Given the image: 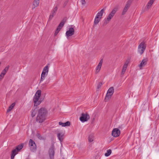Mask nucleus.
Wrapping results in <instances>:
<instances>
[{
  "label": "nucleus",
  "mask_w": 159,
  "mask_h": 159,
  "mask_svg": "<svg viewBox=\"0 0 159 159\" xmlns=\"http://www.w3.org/2000/svg\"><path fill=\"white\" fill-rule=\"evenodd\" d=\"M46 110L43 108H41L39 111V113L36 118V121L39 123L43 122L45 119L46 113Z\"/></svg>",
  "instance_id": "f257e3e1"
},
{
  "label": "nucleus",
  "mask_w": 159,
  "mask_h": 159,
  "mask_svg": "<svg viewBox=\"0 0 159 159\" xmlns=\"http://www.w3.org/2000/svg\"><path fill=\"white\" fill-rule=\"evenodd\" d=\"M41 91L40 90H38L36 92L33 98V101L34 102V106H37L39 105L41 101L39 100V98L41 95Z\"/></svg>",
  "instance_id": "f03ea898"
},
{
  "label": "nucleus",
  "mask_w": 159,
  "mask_h": 159,
  "mask_svg": "<svg viewBox=\"0 0 159 159\" xmlns=\"http://www.w3.org/2000/svg\"><path fill=\"white\" fill-rule=\"evenodd\" d=\"M49 71V68L48 66H45L43 69L41 76L40 82L41 83L45 80V77L48 75Z\"/></svg>",
  "instance_id": "7ed1b4c3"
},
{
  "label": "nucleus",
  "mask_w": 159,
  "mask_h": 159,
  "mask_svg": "<svg viewBox=\"0 0 159 159\" xmlns=\"http://www.w3.org/2000/svg\"><path fill=\"white\" fill-rule=\"evenodd\" d=\"M23 147V144L19 145L15 149L12 151L11 156V159H14L15 155L18 153V152Z\"/></svg>",
  "instance_id": "20e7f679"
},
{
  "label": "nucleus",
  "mask_w": 159,
  "mask_h": 159,
  "mask_svg": "<svg viewBox=\"0 0 159 159\" xmlns=\"http://www.w3.org/2000/svg\"><path fill=\"white\" fill-rule=\"evenodd\" d=\"M146 48V46L144 43L142 42L139 45L138 48V52L141 55L144 52Z\"/></svg>",
  "instance_id": "39448f33"
},
{
  "label": "nucleus",
  "mask_w": 159,
  "mask_h": 159,
  "mask_svg": "<svg viewBox=\"0 0 159 159\" xmlns=\"http://www.w3.org/2000/svg\"><path fill=\"white\" fill-rule=\"evenodd\" d=\"M29 146L31 150L34 152L35 151L36 146L35 143L32 139H30L29 143Z\"/></svg>",
  "instance_id": "423d86ee"
},
{
  "label": "nucleus",
  "mask_w": 159,
  "mask_h": 159,
  "mask_svg": "<svg viewBox=\"0 0 159 159\" xmlns=\"http://www.w3.org/2000/svg\"><path fill=\"white\" fill-rule=\"evenodd\" d=\"M114 92V88L113 87L110 88L107 91L106 98H110Z\"/></svg>",
  "instance_id": "0eeeda50"
},
{
  "label": "nucleus",
  "mask_w": 159,
  "mask_h": 159,
  "mask_svg": "<svg viewBox=\"0 0 159 159\" xmlns=\"http://www.w3.org/2000/svg\"><path fill=\"white\" fill-rule=\"evenodd\" d=\"M89 118V116L87 114L82 113L80 120L82 122H84L87 121Z\"/></svg>",
  "instance_id": "6e6552de"
},
{
  "label": "nucleus",
  "mask_w": 159,
  "mask_h": 159,
  "mask_svg": "<svg viewBox=\"0 0 159 159\" xmlns=\"http://www.w3.org/2000/svg\"><path fill=\"white\" fill-rule=\"evenodd\" d=\"M65 23V21L64 20H62L60 23L59 25H58V26L57 27V29L56 30L55 34H54V35L55 36H56L57 34L58 33L59 31H60V30H61V29L62 28L64 24Z\"/></svg>",
  "instance_id": "1a4fd4ad"
},
{
  "label": "nucleus",
  "mask_w": 159,
  "mask_h": 159,
  "mask_svg": "<svg viewBox=\"0 0 159 159\" xmlns=\"http://www.w3.org/2000/svg\"><path fill=\"white\" fill-rule=\"evenodd\" d=\"M75 33L74 30L73 28L71 27L70 28L69 30H67L66 33V36L67 38H68V37H69L73 35Z\"/></svg>",
  "instance_id": "9d476101"
},
{
  "label": "nucleus",
  "mask_w": 159,
  "mask_h": 159,
  "mask_svg": "<svg viewBox=\"0 0 159 159\" xmlns=\"http://www.w3.org/2000/svg\"><path fill=\"white\" fill-rule=\"evenodd\" d=\"M103 59H102L99 62L98 65L96 67L95 71L96 74H98L100 71L103 63Z\"/></svg>",
  "instance_id": "9b49d317"
},
{
  "label": "nucleus",
  "mask_w": 159,
  "mask_h": 159,
  "mask_svg": "<svg viewBox=\"0 0 159 159\" xmlns=\"http://www.w3.org/2000/svg\"><path fill=\"white\" fill-rule=\"evenodd\" d=\"M120 134V130L118 128H115L112 131V135L115 137L119 136Z\"/></svg>",
  "instance_id": "f8f14e48"
},
{
  "label": "nucleus",
  "mask_w": 159,
  "mask_h": 159,
  "mask_svg": "<svg viewBox=\"0 0 159 159\" xmlns=\"http://www.w3.org/2000/svg\"><path fill=\"white\" fill-rule=\"evenodd\" d=\"M55 154V151L53 147H51L48 151V154L49 158L50 159H53L54 158V155Z\"/></svg>",
  "instance_id": "ddd939ff"
},
{
  "label": "nucleus",
  "mask_w": 159,
  "mask_h": 159,
  "mask_svg": "<svg viewBox=\"0 0 159 159\" xmlns=\"http://www.w3.org/2000/svg\"><path fill=\"white\" fill-rule=\"evenodd\" d=\"M129 63V61H126L124 64V65L121 73V76H123L125 74L127 68Z\"/></svg>",
  "instance_id": "4468645a"
},
{
  "label": "nucleus",
  "mask_w": 159,
  "mask_h": 159,
  "mask_svg": "<svg viewBox=\"0 0 159 159\" xmlns=\"http://www.w3.org/2000/svg\"><path fill=\"white\" fill-rule=\"evenodd\" d=\"M130 2H129V1H128L127 2V3L126 4L123 10V11L122 13V15H124L126 13L130 6Z\"/></svg>",
  "instance_id": "2eb2a0df"
},
{
  "label": "nucleus",
  "mask_w": 159,
  "mask_h": 159,
  "mask_svg": "<svg viewBox=\"0 0 159 159\" xmlns=\"http://www.w3.org/2000/svg\"><path fill=\"white\" fill-rule=\"evenodd\" d=\"M147 60L146 59H143L142 60L139 65V69L140 70L143 69V67L145 66L147 63Z\"/></svg>",
  "instance_id": "dca6fc26"
},
{
  "label": "nucleus",
  "mask_w": 159,
  "mask_h": 159,
  "mask_svg": "<svg viewBox=\"0 0 159 159\" xmlns=\"http://www.w3.org/2000/svg\"><path fill=\"white\" fill-rule=\"evenodd\" d=\"M104 11L105 10L104 9H102L100 11L97 13L96 16L101 19Z\"/></svg>",
  "instance_id": "f3484780"
},
{
  "label": "nucleus",
  "mask_w": 159,
  "mask_h": 159,
  "mask_svg": "<svg viewBox=\"0 0 159 159\" xmlns=\"http://www.w3.org/2000/svg\"><path fill=\"white\" fill-rule=\"evenodd\" d=\"M64 135V134L62 133H59L57 135V137L61 142L63 141Z\"/></svg>",
  "instance_id": "a211bd4d"
},
{
  "label": "nucleus",
  "mask_w": 159,
  "mask_h": 159,
  "mask_svg": "<svg viewBox=\"0 0 159 159\" xmlns=\"http://www.w3.org/2000/svg\"><path fill=\"white\" fill-rule=\"evenodd\" d=\"M118 7H115L109 13L113 17L114 16L116 12L118 10Z\"/></svg>",
  "instance_id": "6ab92c4d"
},
{
  "label": "nucleus",
  "mask_w": 159,
  "mask_h": 159,
  "mask_svg": "<svg viewBox=\"0 0 159 159\" xmlns=\"http://www.w3.org/2000/svg\"><path fill=\"white\" fill-rule=\"evenodd\" d=\"M154 1L155 0H150L149 1L147 5V9H149L151 8Z\"/></svg>",
  "instance_id": "aec40b11"
},
{
  "label": "nucleus",
  "mask_w": 159,
  "mask_h": 159,
  "mask_svg": "<svg viewBox=\"0 0 159 159\" xmlns=\"http://www.w3.org/2000/svg\"><path fill=\"white\" fill-rule=\"evenodd\" d=\"M39 0H34L33 2V8H35L37 7L39 5Z\"/></svg>",
  "instance_id": "412c9836"
},
{
  "label": "nucleus",
  "mask_w": 159,
  "mask_h": 159,
  "mask_svg": "<svg viewBox=\"0 0 159 159\" xmlns=\"http://www.w3.org/2000/svg\"><path fill=\"white\" fill-rule=\"evenodd\" d=\"M94 135L93 134H90L88 138L89 141L90 142H92L93 141Z\"/></svg>",
  "instance_id": "4be33fe9"
},
{
  "label": "nucleus",
  "mask_w": 159,
  "mask_h": 159,
  "mask_svg": "<svg viewBox=\"0 0 159 159\" xmlns=\"http://www.w3.org/2000/svg\"><path fill=\"white\" fill-rule=\"evenodd\" d=\"M113 17L109 14L107 16V19L106 20V23H108L111 20Z\"/></svg>",
  "instance_id": "5701e85b"
},
{
  "label": "nucleus",
  "mask_w": 159,
  "mask_h": 159,
  "mask_svg": "<svg viewBox=\"0 0 159 159\" xmlns=\"http://www.w3.org/2000/svg\"><path fill=\"white\" fill-rule=\"evenodd\" d=\"M37 109H34L32 110L31 111V116L32 117H34L35 116L37 113Z\"/></svg>",
  "instance_id": "b1692460"
},
{
  "label": "nucleus",
  "mask_w": 159,
  "mask_h": 159,
  "mask_svg": "<svg viewBox=\"0 0 159 159\" xmlns=\"http://www.w3.org/2000/svg\"><path fill=\"white\" fill-rule=\"evenodd\" d=\"M101 19V18L96 16L94 21V24L95 25L97 24L100 21Z\"/></svg>",
  "instance_id": "393cba45"
},
{
  "label": "nucleus",
  "mask_w": 159,
  "mask_h": 159,
  "mask_svg": "<svg viewBox=\"0 0 159 159\" xmlns=\"http://www.w3.org/2000/svg\"><path fill=\"white\" fill-rule=\"evenodd\" d=\"M15 103H12L9 107V108L7 110V112H9L15 106Z\"/></svg>",
  "instance_id": "a878e982"
},
{
  "label": "nucleus",
  "mask_w": 159,
  "mask_h": 159,
  "mask_svg": "<svg viewBox=\"0 0 159 159\" xmlns=\"http://www.w3.org/2000/svg\"><path fill=\"white\" fill-rule=\"evenodd\" d=\"M111 153V149H108L107 150V152L105 153V156L106 157H108L110 155Z\"/></svg>",
  "instance_id": "bb28decb"
},
{
  "label": "nucleus",
  "mask_w": 159,
  "mask_h": 159,
  "mask_svg": "<svg viewBox=\"0 0 159 159\" xmlns=\"http://www.w3.org/2000/svg\"><path fill=\"white\" fill-rule=\"evenodd\" d=\"M70 125V123L69 121H67L65 123H64V127L68 126Z\"/></svg>",
  "instance_id": "cd10ccee"
},
{
  "label": "nucleus",
  "mask_w": 159,
  "mask_h": 159,
  "mask_svg": "<svg viewBox=\"0 0 159 159\" xmlns=\"http://www.w3.org/2000/svg\"><path fill=\"white\" fill-rule=\"evenodd\" d=\"M57 6L55 7H54L52 11V12L55 13L57 10Z\"/></svg>",
  "instance_id": "c85d7f7f"
},
{
  "label": "nucleus",
  "mask_w": 159,
  "mask_h": 159,
  "mask_svg": "<svg viewBox=\"0 0 159 159\" xmlns=\"http://www.w3.org/2000/svg\"><path fill=\"white\" fill-rule=\"evenodd\" d=\"M9 66H6L5 68L3 70L6 72H7V71H8V69H9Z\"/></svg>",
  "instance_id": "c756f323"
},
{
  "label": "nucleus",
  "mask_w": 159,
  "mask_h": 159,
  "mask_svg": "<svg viewBox=\"0 0 159 159\" xmlns=\"http://www.w3.org/2000/svg\"><path fill=\"white\" fill-rule=\"evenodd\" d=\"M59 124L60 125H61L62 127H64V123H63L61 121L59 122Z\"/></svg>",
  "instance_id": "7c9ffc66"
},
{
  "label": "nucleus",
  "mask_w": 159,
  "mask_h": 159,
  "mask_svg": "<svg viewBox=\"0 0 159 159\" xmlns=\"http://www.w3.org/2000/svg\"><path fill=\"white\" fill-rule=\"evenodd\" d=\"M102 85V83H99V84L98 86V89H99L101 86Z\"/></svg>",
  "instance_id": "2f4dec72"
},
{
  "label": "nucleus",
  "mask_w": 159,
  "mask_h": 159,
  "mask_svg": "<svg viewBox=\"0 0 159 159\" xmlns=\"http://www.w3.org/2000/svg\"><path fill=\"white\" fill-rule=\"evenodd\" d=\"M4 76L3 75L1 74L0 75V80H1L3 78Z\"/></svg>",
  "instance_id": "473e14b6"
},
{
  "label": "nucleus",
  "mask_w": 159,
  "mask_h": 159,
  "mask_svg": "<svg viewBox=\"0 0 159 159\" xmlns=\"http://www.w3.org/2000/svg\"><path fill=\"white\" fill-rule=\"evenodd\" d=\"M68 1H66L64 2V3L63 5V7H64L66 6V4H67V3H68Z\"/></svg>",
  "instance_id": "72a5a7b5"
},
{
  "label": "nucleus",
  "mask_w": 159,
  "mask_h": 159,
  "mask_svg": "<svg viewBox=\"0 0 159 159\" xmlns=\"http://www.w3.org/2000/svg\"><path fill=\"white\" fill-rule=\"evenodd\" d=\"M6 73H7L4 70H3L2 71L1 74H2L4 75L6 74Z\"/></svg>",
  "instance_id": "f704fd0d"
},
{
  "label": "nucleus",
  "mask_w": 159,
  "mask_h": 159,
  "mask_svg": "<svg viewBox=\"0 0 159 159\" xmlns=\"http://www.w3.org/2000/svg\"><path fill=\"white\" fill-rule=\"evenodd\" d=\"M81 2L82 4L84 5V4L85 3V0H81Z\"/></svg>",
  "instance_id": "c9c22d12"
},
{
  "label": "nucleus",
  "mask_w": 159,
  "mask_h": 159,
  "mask_svg": "<svg viewBox=\"0 0 159 159\" xmlns=\"http://www.w3.org/2000/svg\"><path fill=\"white\" fill-rule=\"evenodd\" d=\"M53 17V16H52V15L50 16V15L49 17V20H51L52 18Z\"/></svg>",
  "instance_id": "e433bc0d"
},
{
  "label": "nucleus",
  "mask_w": 159,
  "mask_h": 159,
  "mask_svg": "<svg viewBox=\"0 0 159 159\" xmlns=\"http://www.w3.org/2000/svg\"><path fill=\"white\" fill-rule=\"evenodd\" d=\"M55 13H53V12H51L50 15V16H53V17L54 16V15H55Z\"/></svg>",
  "instance_id": "4c0bfd02"
},
{
  "label": "nucleus",
  "mask_w": 159,
  "mask_h": 159,
  "mask_svg": "<svg viewBox=\"0 0 159 159\" xmlns=\"http://www.w3.org/2000/svg\"><path fill=\"white\" fill-rule=\"evenodd\" d=\"M39 135H39V134H38V138H39V139H41L40 138Z\"/></svg>",
  "instance_id": "58836bf2"
}]
</instances>
